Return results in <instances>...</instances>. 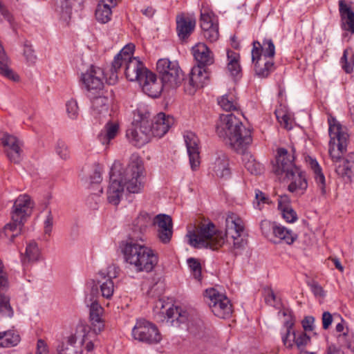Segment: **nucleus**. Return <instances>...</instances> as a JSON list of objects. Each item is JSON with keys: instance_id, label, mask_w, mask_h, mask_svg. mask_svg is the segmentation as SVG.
<instances>
[{"instance_id": "15", "label": "nucleus", "mask_w": 354, "mask_h": 354, "mask_svg": "<svg viewBox=\"0 0 354 354\" xmlns=\"http://www.w3.org/2000/svg\"><path fill=\"white\" fill-rule=\"evenodd\" d=\"M119 268L115 265L107 267L105 270H100L97 274V283L100 284L102 296L110 299L114 292V283L113 279L116 278L119 273Z\"/></svg>"}, {"instance_id": "10", "label": "nucleus", "mask_w": 354, "mask_h": 354, "mask_svg": "<svg viewBox=\"0 0 354 354\" xmlns=\"http://www.w3.org/2000/svg\"><path fill=\"white\" fill-rule=\"evenodd\" d=\"M167 316L171 319V323L174 325V322L176 324H184L189 322L187 324L188 330L195 336L203 337L205 333V327L203 322L200 319H196L191 322L188 319V313L187 311L183 310L180 308H170L167 310Z\"/></svg>"}, {"instance_id": "47", "label": "nucleus", "mask_w": 354, "mask_h": 354, "mask_svg": "<svg viewBox=\"0 0 354 354\" xmlns=\"http://www.w3.org/2000/svg\"><path fill=\"white\" fill-rule=\"evenodd\" d=\"M1 348H8L16 346L20 342L19 334L8 330L2 332Z\"/></svg>"}, {"instance_id": "21", "label": "nucleus", "mask_w": 354, "mask_h": 354, "mask_svg": "<svg viewBox=\"0 0 354 354\" xmlns=\"http://www.w3.org/2000/svg\"><path fill=\"white\" fill-rule=\"evenodd\" d=\"M183 137L189 158L191 168L192 170H196L201 162L199 155V139L192 131L185 132Z\"/></svg>"}, {"instance_id": "59", "label": "nucleus", "mask_w": 354, "mask_h": 354, "mask_svg": "<svg viewBox=\"0 0 354 354\" xmlns=\"http://www.w3.org/2000/svg\"><path fill=\"white\" fill-rule=\"evenodd\" d=\"M24 55L28 62H35L37 57L35 54V51L32 49V46L28 43H25L24 44Z\"/></svg>"}, {"instance_id": "60", "label": "nucleus", "mask_w": 354, "mask_h": 354, "mask_svg": "<svg viewBox=\"0 0 354 354\" xmlns=\"http://www.w3.org/2000/svg\"><path fill=\"white\" fill-rule=\"evenodd\" d=\"M347 167L349 169V174H344L342 178H347L349 180H351L352 178L354 176V153H350L348 154V160H347Z\"/></svg>"}, {"instance_id": "11", "label": "nucleus", "mask_w": 354, "mask_h": 354, "mask_svg": "<svg viewBox=\"0 0 354 354\" xmlns=\"http://www.w3.org/2000/svg\"><path fill=\"white\" fill-rule=\"evenodd\" d=\"M200 26L204 38L209 42H214L219 37L218 24L216 15L207 7L201 9Z\"/></svg>"}, {"instance_id": "5", "label": "nucleus", "mask_w": 354, "mask_h": 354, "mask_svg": "<svg viewBox=\"0 0 354 354\" xmlns=\"http://www.w3.org/2000/svg\"><path fill=\"white\" fill-rule=\"evenodd\" d=\"M32 207L29 196L24 194L18 196L12 207V221L4 226L1 235L3 234L10 241H13L21 234L24 221L30 214Z\"/></svg>"}, {"instance_id": "61", "label": "nucleus", "mask_w": 354, "mask_h": 354, "mask_svg": "<svg viewBox=\"0 0 354 354\" xmlns=\"http://www.w3.org/2000/svg\"><path fill=\"white\" fill-rule=\"evenodd\" d=\"M44 225L45 234L50 236L53 226V217L50 211L48 212Z\"/></svg>"}, {"instance_id": "40", "label": "nucleus", "mask_w": 354, "mask_h": 354, "mask_svg": "<svg viewBox=\"0 0 354 354\" xmlns=\"http://www.w3.org/2000/svg\"><path fill=\"white\" fill-rule=\"evenodd\" d=\"M135 49V46L132 44L126 45L119 53H118L113 59V66L121 68L124 63L133 59V53Z\"/></svg>"}, {"instance_id": "30", "label": "nucleus", "mask_w": 354, "mask_h": 354, "mask_svg": "<svg viewBox=\"0 0 354 354\" xmlns=\"http://www.w3.org/2000/svg\"><path fill=\"white\" fill-rule=\"evenodd\" d=\"M212 171L214 174L218 178L227 180L231 176V168L230 167L229 159L227 156L221 153L218 155L212 164Z\"/></svg>"}, {"instance_id": "31", "label": "nucleus", "mask_w": 354, "mask_h": 354, "mask_svg": "<svg viewBox=\"0 0 354 354\" xmlns=\"http://www.w3.org/2000/svg\"><path fill=\"white\" fill-rule=\"evenodd\" d=\"M339 10L344 29L354 33V12L344 0L339 1Z\"/></svg>"}, {"instance_id": "24", "label": "nucleus", "mask_w": 354, "mask_h": 354, "mask_svg": "<svg viewBox=\"0 0 354 354\" xmlns=\"http://www.w3.org/2000/svg\"><path fill=\"white\" fill-rule=\"evenodd\" d=\"M144 93L151 97H158L165 87L162 82L157 81L156 75L149 71L138 82Z\"/></svg>"}, {"instance_id": "1", "label": "nucleus", "mask_w": 354, "mask_h": 354, "mask_svg": "<svg viewBox=\"0 0 354 354\" xmlns=\"http://www.w3.org/2000/svg\"><path fill=\"white\" fill-rule=\"evenodd\" d=\"M225 223V234L218 230L212 222L203 223L196 232L189 235L190 245L197 248L217 250L225 243L227 237L233 240L234 250L243 249L246 244L245 239L242 237L245 230L243 221L236 214L230 213L226 217Z\"/></svg>"}, {"instance_id": "34", "label": "nucleus", "mask_w": 354, "mask_h": 354, "mask_svg": "<svg viewBox=\"0 0 354 354\" xmlns=\"http://www.w3.org/2000/svg\"><path fill=\"white\" fill-rule=\"evenodd\" d=\"M308 164L314 174L315 181L322 194L326 193V180L322 169L316 159L309 157Z\"/></svg>"}, {"instance_id": "19", "label": "nucleus", "mask_w": 354, "mask_h": 354, "mask_svg": "<svg viewBox=\"0 0 354 354\" xmlns=\"http://www.w3.org/2000/svg\"><path fill=\"white\" fill-rule=\"evenodd\" d=\"M208 80V73L205 67L194 66L190 72L187 82L185 84V91L193 95L196 91L203 87Z\"/></svg>"}, {"instance_id": "27", "label": "nucleus", "mask_w": 354, "mask_h": 354, "mask_svg": "<svg viewBox=\"0 0 354 354\" xmlns=\"http://www.w3.org/2000/svg\"><path fill=\"white\" fill-rule=\"evenodd\" d=\"M193 56L197 62L196 66L206 67L214 63V55L207 46L199 42L192 48Z\"/></svg>"}, {"instance_id": "46", "label": "nucleus", "mask_w": 354, "mask_h": 354, "mask_svg": "<svg viewBox=\"0 0 354 354\" xmlns=\"http://www.w3.org/2000/svg\"><path fill=\"white\" fill-rule=\"evenodd\" d=\"M340 64L342 69L346 73H351L354 66V52L351 48H346L344 50L343 55L340 59Z\"/></svg>"}, {"instance_id": "36", "label": "nucleus", "mask_w": 354, "mask_h": 354, "mask_svg": "<svg viewBox=\"0 0 354 354\" xmlns=\"http://www.w3.org/2000/svg\"><path fill=\"white\" fill-rule=\"evenodd\" d=\"M253 63L254 64L256 75L261 78L268 77L274 68V62L272 60L265 59L262 57H257L256 60L253 62Z\"/></svg>"}, {"instance_id": "22", "label": "nucleus", "mask_w": 354, "mask_h": 354, "mask_svg": "<svg viewBox=\"0 0 354 354\" xmlns=\"http://www.w3.org/2000/svg\"><path fill=\"white\" fill-rule=\"evenodd\" d=\"M174 119L169 115L160 112L153 118L151 125L149 124V131L151 137H162L173 125Z\"/></svg>"}, {"instance_id": "35", "label": "nucleus", "mask_w": 354, "mask_h": 354, "mask_svg": "<svg viewBox=\"0 0 354 354\" xmlns=\"http://www.w3.org/2000/svg\"><path fill=\"white\" fill-rule=\"evenodd\" d=\"M41 257V251L37 243L35 241H30L27 243L24 255L21 257V261L24 265L35 262L39 260Z\"/></svg>"}, {"instance_id": "51", "label": "nucleus", "mask_w": 354, "mask_h": 354, "mask_svg": "<svg viewBox=\"0 0 354 354\" xmlns=\"http://www.w3.org/2000/svg\"><path fill=\"white\" fill-rule=\"evenodd\" d=\"M187 264L194 277L200 281L201 279V266L199 261L194 258L187 259Z\"/></svg>"}, {"instance_id": "23", "label": "nucleus", "mask_w": 354, "mask_h": 354, "mask_svg": "<svg viewBox=\"0 0 354 354\" xmlns=\"http://www.w3.org/2000/svg\"><path fill=\"white\" fill-rule=\"evenodd\" d=\"M123 66H124L125 76L131 82L136 81L139 82L145 75V73L149 71L138 57H133V59L124 62Z\"/></svg>"}, {"instance_id": "26", "label": "nucleus", "mask_w": 354, "mask_h": 354, "mask_svg": "<svg viewBox=\"0 0 354 354\" xmlns=\"http://www.w3.org/2000/svg\"><path fill=\"white\" fill-rule=\"evenodd\" d=\"M275 55V46L270 39H265L262 44L257 41L253 42L252 59L254 62L257 57H262L270 60Z\"/></svg>"}, {"instance_id": "58", "label": "nucleus", "mask_w": 354, "mask_h": 354, "mask_svg": "<svg viewBox=\"0 0 354 354\" xmlns=\"http://www.w3.org/2000/svg\"><path fill=\"white\" fill-rule=\"evenodd\" d=\"M269 203V198L263 192L259 189L255 190V201L254 204L256 208L261 209V204H268Z\"/></svg>"}, {"instance_id": "57", "label": "nucleus", "mask_w": 354, "mask_h": 354, "mask_svg": "<svg viewBox=\"0 0 354 354\" xmlns=\"http://www.w3.org/2000/svg\"><path fill=\"white\" fill-rule=\"evenodd\" d=\"M66 106L68 117L73 120L76 119L79 109L77 101L71 99L66 102Z\"/></svg>"}, {"instance_id": "52", "label": "nucleus", "mask_w": 354, "mask_h": 354, "mask_svg": "<svg viewBox=\"0 0 354 354\" xmlns=\"http://www.w3.org/2000/svg\"><path fill=\"white\" fill-rule=\"evenodd\" d=\"M293 343H295L299 348L306 346L310 342V337L304 332L296 333L292 330Z\"/></svg>"}, {"instance_id": "9", "label": "nucleus", "mask_w": 354, "mask_h": 354, "mask_svg": "<svg viewBox=\"0 0 354 354\" xmlns=\"http://www.w3.org/2000/svg\"><path fill=\"white\" fill-rule=\"evenodd\" d=\"M132 335L135 339L147 344H157L162 339L157 326L145 319H137Z\"/></svg>"}, {"instance_id": "6", "label": "nucleus", "mask_w": 354, "mask_h": 354, "mask_svg": "<svg viewBox=\"0 0 354 354\" xmlns=\"http://www.w3.org/2000/svg\"><path fill=\"white\" fill-rule=\"evenodd\" d=\"M120 176L121 183L127 192L138 194L142 191L145 186L144 166L142 161L137 156H133L126 168L120 163Z\"/></svg>"}, {"instance_id": "63", "label": "nucleus", "mask_w": 354, "mask_h": 354, "mask_svg": "<svg viewBox=\"0 0 354 354\" xmlns=\"http://www.w3.org/2000/svg\"><path fill=\"white\" fill-rule=\"evenodd\" d=\"M333 316L328 312L325 311L323 313L322 316V327L324 330H327L333 322Z\"/></svg>"}, {"instance_id": "64", "label": "nucleus", "mask_w": 354, "mask_h": 354, "mask_svg": "<svg viewBox=\"0 0 354 354\" xmlns=\"http://www.w3.org/2000/svg\"><path fill=\"white\" fill-rule=\"evenodd\" d=\"M36 354H49L48 345L45 341L41 339L37 340Z\"/></svg>"}, {"instance_id": "8", "label": "nucleus", "mask_w": 354, "mask_h": 354, "mask_svg": "<svg viewBox=\"0 0 354 354\" xmlns=\"http://www.w3.org/2000/svg\"><path fill=\"white\" fill-rule=\"evenodd\" d=\"M205 297L212 312L219 318H228L232 313V306L229 299L216 289L212 288L205 290Z\"/></svg>"}, {"instance_id": "37", "label": "nucleus", "mask_w": 354, "mask_h": 354, "mask_svg": "<svg viewBox=\"0 0 354 354\" xmlns=\"http://www.w3.org/2000/svg\"><path fill=\"white\" fill-rule=\"evenodd\" d=\"M240 55L238 53L228 50L227 51V69L230 75L236 77L240 75L241 68L239 63Z\"/></svg>"}, {"instance_id": "38", "label": "nucleus", "mask_w": 354, "mask_h": 354, "mask_svg": "<svg viewBox=\"0 0 354 354\" xmlns=\"http://www.w3.org/2000/svg\"><path fill=\"white\" fill-rule=\"evenodd\" d=\"M152 224H153L152 216L147 212H142L133 221L132 230L134 232H138L142 234L146 231L147 228Z\"/></svg>"}, {"instance_id": "25", "label": "nucleus", "mask_w": 354, "mask_h": 354, "mask_svg": "<svg viewBox=\"0 0 354 354\" xmlns=\"http://www.w3.org/2000/svg\"><path fill=\"white\" fill-rule=\"evenodd\" d=\"M196 20L194 17L185 16L184 14L176 17V32L181 41H185L194 32Z\"/></svg>"}, {"instance_id": "50", "label": "nucleus", "mask_w": 354, "mask_h": 354, "mask_svg": "<svg viewBox=\"0 0 354 354\" xmlns=\"http://www.w3.org/2000/svg\"><path fill=\"white\" fill-rule=\"evenodd\" d=\"M113 65V62L111 68L109 70L104 71L102 77L106 79V82L110 85H114L117 83L118 80V73L120 69V68L114 67Z\"/></svg>"}, {"instance_id": "39", "label": "nucleus", "mask_w": 354, "mask_h": 354, "mask_svg": "<svg viewBox=\"0 0 354 354\" xmlns=\"http://www.w3.org/2000/svg\"><path fill=\"white\" fill-rule=\"evenodd\" d=\"M92 114L97 117V115H106L109 111V99L100 95H92Z\"/></svg>"}, {"instance_id": "54", "label": "nucleus", "mask_w": 354, "mask_h": 354, "mask_svg": "<svg viewBox=\"0 0 354 354\" xmlns=\"http://www.w3.org/2000/svg\"><path fill=\"white\" fill-rule=\"evenodd\" d=\"M98 295V288L97 286L93 285L90 288L89 292L86 293L84 302L86 306H91L93 304H99L97 301Z\"/></svg>"}, {"instance_id": "3", "label": "nucleus", "mask_w": 354, "mask_h": 354, "mask_svg": "<svg viewBox=\"0 0 354 354\" xmlns=\"http://www.w3.org/2000/svg\"><path fill=\"white\" fill-rule=\"evenodd\" d=\"M216 132L237 153H244L252 141L250 130L232 113L221 115Z\"/></svg>"}, {"instance_id": "45", "label": "nucleus", "mask_w": 354, "mask_h": 354, "mask_svg": "<svg viewBox=\"0 0 354 354\" xmlns=\"http://www.w3.org/2000/svg\"><path fill=\"white\" fill-rule=\"evenodd\" d=\"M245 168L252 174L259 175L263 172V165L257 162L250 155L244 154L243 158Z\"/></svg>"}, {"instance_id": "48", "label": "nucleus", "mask_w": 354, "mask_h": 354, "mask_svg": "<svg viewBox=\"0 0 354 354\" xmlns=\"http://www.w3.org/2000/svg\"><path fill=\"white\" fill-rule=\"evenodd\" d=\"M75 344V337L73 335L68 337L66 343H62L58 346V354H79V351Z\"/></svg>"}, {"instance_id": "12", "label": "nucleus", "mask_w": 354, "mask_h": 354, "mask_svg": "<svg viewBox=\"0 0 354 354\" xmlns=\"http://www.w3.org/2000/svg\"><path fill=\"white\" fill-rule=\"evenodd\" d=\"M104 71L99 67L91 66L81 76V81L84 88L88 92V95L91 97L92 95L99 94L104 87L102 77Z\"/></svg>"}, {"instance_id": "28", "label": "nucleus", "mask_w": 354, "mask_h": 354, "mask_svg": "<svg viewBox=\"0 0 354 354\" xmlns=\"http://www.w3.org/2000/svg\"><path fill=\"white\" fill-rule=\"evenodd\" d=\"M295 149H292V153L290 154L284 148H279L277 150V164L273 167V171L275 174L280 176L288 172L289 170L288 162L293 166L297 167L295 163Z\"/></svg>"}, {"instance_id": "17", "label": "nucleus", "mask_w": 354, "mask_h": 354, "mask_svg": "<svg viewBox=\"0 0 354 354\" xmlns=\"http://www.w3.org/2000/svg\"><path fill=\"white\" fill-rule=\"evenodd\" d=\"M1 145L10 161L19 163L22 160L23 143L17 137L8 133L4 134L1 138Z\"/></svg>"}, {"instance_id": "2", "label": "nucleus", "mask_w": 354, "mask_h": 354, "mask_svg": "<svg viewBox=\"0 0 354 354\" xmlns=\"http://www.w3.org/2000/svg\"><path fill=\"white\" fill-rule=\"evenodd\" d=\"M328 133L330 136L328 153L333 161L335 172L342 177L344 174H349L347 167L348 155L343 158L346 151L348 134L346 128L343 127L337 119L332 115L328 118Z\"/></svg>"}, {"instance_id": "4", "label": "nucleus", "mask_w": 354, "mask_h": 354, "mask_svg": "<svg viewBox=\"0 0 354 354\" xmlns=\"http://www.w3.org/2000/svg\"><path fill=\"white\" fill-rule=\"evenodd\" d=\"M122 252L126 262L136 272H150L158 263V254L153 250L132 241L126 243Z\"/></svg>"}, {"instance_id": "33", "label": "nucleus", "mask_w": 354, "mask_h": 354, "mask_svg": "<svg viewBox=\"0 0 354 354\" xmlns=\"http://www.w3.org/2000/svg\"><path fill=\"white\" fill-rule=\"evenodd\" d=\"M119 131V124L117 122H108L99 133L97 138L103 145H107L113 139Z\"/></svg>"}, {"instance_id": "53", "label": "nucleus", "mask_w": 354, "mask_h": 354, "mask_svg": "<svg viewBox=\"0 0 354 354\" xmlns=\"http://www.w3.org/2000/svg\"><path fill=\"white\" fill-rule=\"evenodd\" d=\"M263 295L266 303L271 306H276L278 304V300L273 290L270 287L263 288Z\"/></svg>"}, {"instance_id": "56", "label": "nucleus", "mask_w": 354, "mask_h": 354, "mask_svg": "<svg viewBox=\"0 0 354 354\" xmlns=\"http://www.w3.org/2000/svg\"><path fill=\"white\" fill-rule=\"evenodd\" d=\"M55 151L57 154L63 160H67L70 156L68 147L62 140L57 141L55 147Z\"/></svg>"}, {"instance_id": "32", "label": "nucleus", "mask_w": 354, "mask_h": 354, "mask_svg": "<svg viewBox=\"0 0 354 354\" xmlns=\"http://www.w3.org/2000/svg\"><path fill=\"white\" fill-rule=\"evenodd\" d=\"M272 234L275 238L274 243L283 242L288 245L292 244L297 238L296 234L292 230L281 225H274L272 227Z\"/></svg>"}, {"instance_id": "43", "label": "nucleus", "mask_w": 354, "mask_h": 354, "mask_svg": "<svg viewBox=\"0 0 354 354\" xmlns=\"http://www.w3.org/2000/svg\"><path fill=\"white\" fill-rule=\"evenodd\" d=\"M7 60L4 50L0 44V74L13 81H18L19 76L8 67Z\"/></svg>"}, {"instance_id": "41", "label": "nucleus", "mask_w": 354, "mask_h": 354, "mask_svg": "<svg viewBox=\"0 0 354 354\" xmlns=\"http://www.w3.org/2000/svg\"><path fill=\"white\" fill-rule=\"evenodd\" d=\"M77 333L82 334V344L84 346V348L90 352L94 348V344L92 339H91L93 333L90 330L88 325L80 322L77 327Z\"/></svg>"}, {"instance_id": "29", "label": "nucleus", "mask_w": 354, "mask_h": 354, "mask_svg": "<svg viewBox=\"0 0 354 354\" xmlns=\"http://www.w3.org/2000/svg\"><path fill=\"white\" fill-rule=\"evenodd\" d=\"M89 320L91 322L90 330H92L95 336L102 331L104 328V321L102 319L103 308L99 304H93L91 306H88Z\"/></svg>"}, {"instance_id": "49", "label": "nucleus", "mask_w": 354, "mask_h": 354, "mask_svg": "<svg viewBox=\"0 0 354 354\" xmlns=\"http://www.w3.org/2000/svg\"><path fill=\"white\" fill-rule=\"evenodd\" d=\"M293 322H286L284 324L286 331L284 334H282V342L283 345L287 348H290L293 345V337H292V326Z\"/></svg>"}, {"instance_id": "14", "label": "nucleus", "mask_w": 354, "mask_h": 354, "mask_svg": "<svg viewBox=\"0 0 354 354\" xmlns=\"http://www.w3.org/2000/svg\"><path fill=\"white\" fill-rule=\"evenodd\" d=\"M127 138L130 142L137 147H141L151 140V136L149 131V122L142 119L140 122L132 123L127 130Z\"/></svg>"}, {"instance_id": "7", "label": "nucleus", "mask_w": 354, "mask_h": 354, "mask_svg": "<svg viewBox=\"0 0 354 354\" xmlns=\"http://www.w3.org/2000/svg\"><path fill=\"white\" fill-rule=\"evenodd\" d=\"M157 71L165 87L176 88L184 80V75L176 61L160 59L156 65Z\"/></svg>"}, {"instance_id": "42", "label": "nucleus", "mask_w": 354, "mask_h": 354, "mask_svg": "<svg viewBox=\"0 0 354 354\" xmlns=\"http://www.w3.org/2000/svg\"><path fill=\"white\" fill-rule=\"evenodd\" d=\"M218 104L226 111H234L239 108L236 97L232 92H229L218 98Z\"/></svg>"}, {"instance_id": "18", "label": "nucleus", "mask_w": 354, "mask_h": 354, "mask_svg": "<svg viewBox=\"0 0 354 354\" xmlns=\"http://www.w3.org/2000/svg\"><path fill=\"white\" fill-rule=\"evenodd\" d=\"M9 288V282L8 276L3 270V265L0 260V317H12L14 313L13 309L10 306V297L6 294Z\"/></svg>"}, {"instance_id": "44", "label": "nucleus", "mask_w": 354, "mask_h": 354, "mask_svg": "<svg viewBox=\"0 0 354 354\" xmlns=\"http://www.w3.org/2000/svg\"><path fill=\"white\" fill-rule=\"evenodd\" d=\"M112 11L111 5L107 3H98L95 10V18L97 21L106 24L111 20Z\"/></svg>"}, {"instance_id": "20", "label": "nucleus", "mask_w": 354, "mask_h": 354, "mask_svg": "<svg viewBox=\"0 0 354 354\" xmlns=\"http://www.w3.org/2000/svg\"><path fill=\"white\" fill-rule=\"evenodd\" d=\"M153 225L157 227V237L164 243H169L173 235V223L171 216L158 214L153 218Z\"/></svg>"}, {"instance_id": "16", "label": "nucleus", "mask_w": 354, "mask_h": 354, "mask_svg": "<svg viewBox=\"0 0 354 354\" xmlns=\"http://www.w3.org/2000/svg\"><path fill=\"white\" fill-rule=\"evenodd\" d=\"M288 164L289 170L284 174L286 178L290 181L288 189L292 193L303 194L308 187L306 174L299 167H293L290 162Z\"/></svg>"}, {"instance_id": "62", "label": "nucleus", "mask_w": 354, "mask_h": 354, "mask_svg": "<svg viewBox=\"0 0 354 354\" xmlns=\"http://www.w3.org/2000/svg\"><path fill=\"white\" fill-rule=\"evenodd\" d=\"M315 318L313 316H306L302 321V326L305 331H312L314 329Z\"/></svg>"}, {"instance_id": "13", "label": "nucleus", "mask_w": 354, "mask_h": 354, "mask_svg": "<svg viewBox=\"0 0 354 354\" xmlns=\"http://www.w3.org/2000/svg\"><path fill=\"white\" fill-rule=\"evenodd\" d=\"M124 185L120 176V162H115L110 171V184L107 189V200L109 203L118 205L123 196Z\"/></svg>"}, {"instance_id": "55", "label": "nucleus", "mask_w": 354, "mask_h": 354, "mask_svg": "<svg viewBox=\"0 0 354 354\" xmlns=\"http://www.w3.org/2000/svg\"><path fill=\"white\" fill-rule=\"evenodd\" d=\"M281 212L283 218L288 223H294L297 220V215L296 212L291 207V206H286L279 209Z\"/></svg>"}]
</instances>
